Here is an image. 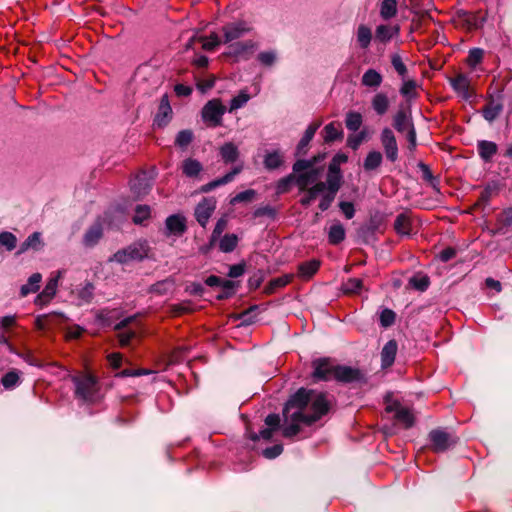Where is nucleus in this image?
Segmentation results:
<instances>
[{"label":"nucleus","instance_id":"obj_1","mask_svg":"<svg viewBox=\"0 0 512 512\" xmlns=\"http://www.w3.org/2000/svg\"><path fill=\"white\" fill-rule=\"evenodd\" d=\"M330 408L326 395L314 390L299 389L283 409V436L291 438L300 432L302 425H311Z\"/></svg>","mask_w":512,"mask_h":512},{"label":"nucleus","instance_id":"obj_2","mask_svg":"<svg viewBox=\"0 0 512 512\" xmlns=\"http://www.w3.org/2000/svg\"><path fill=\"white\" fill-rule=\"evenodd\" d=\"M150 247L147 241H138L132 243L126 248L118 250L111 258L110 261H114L120 264H128L133 261H140L149 256Z\"/></svg>","mask_w":512,"mask_h":512},{"label":"nucleus","instance_id":"obj_3","mask_svg":"<svg viewBox=\"0 0 512 512\" xmlns=\"http://www.w3.org/2000/svg\"><path fill=\"white\" fill-rule=\"evenodd\" d=\"M75 395L85 402H94L97 399L98 385L91 375H81L73 378Z\"/></svg>","mask_w":512,"mask_h":512},{"label":"nucleus","instance_id":"obj_4","mask_svg":"<svg viewBox=\"0 0 512 512\" xmlns=\"http://www.w3.org/2000/svg\"><path fill=\"white\" fill-rule=\"evenodd\" d=\"M252 30V24L245 20H238L228 23L224 25L222 28L224 37L223 42L231 43L249 34L250 32H252Z\"/></svg>","mask_w":512,"mask_h":512},{"label":"nucleus","instance_id":"obj_5","mask_svg":"<svg viewBox=\"0 0 512 512\" xmlns=\"http://www.w3.org/2000/svg\"><path fill=\"white\" fill-rule=\"evenodd\" d=\"M187 230V219L183 214L177 213L170 215L165 220L164 234L167 238L173 240L183 236Z\"/></svg>","mask_w":512,"mask_h":512},{"label":"nucleus","instance_id":"obj_6","mask_svg":"<svg viewBox=\"0 0 512 512\" xmlns=\"http://www.w3.org/2000/svg\"><path fill=\"white\" fill-rule=\"evenodd\" d=\"M225 106L217 99L209 101L202 110L203 120L209 126L216 127L221 124L222 116L225 113Z\"/></svg>","mask_w":512,"mask_h":512},{"label":"nucleus","instance_id":"obj_7","mask_svg":"<svg viewBox=\"0 0 512 512\" xmlns=\"http://www.w3.org/2000/svg\"><path fill=\"white\" fill-rule=\"evenodd\" d=\"M135 319V316H130L121 320L114 326V330L118 331L117 338L122 347L130 345L132 339L136 337L137 330L130 327V324L133 323Z\"/></svg>","mask_w":512,"mask_h":512},{"label":"nucleus","instance_id":"obj_8","mask_svg":"<svg viewBox=\"0 0 512 512\" xmlns=\"http://www.w3.org/2000/svg\"><path fill=\"white\" fill-rule=\"evenodd\" d=\"M429 439L435 452H444L456 443L451 434L441 429L432 430L429 433Z\"/></svg>","mask_w":512,"mask_h":512},{"label":"nucleus","instance_id":"obj_9","mask_svg":"<svg viewBox=\"0 0 512 512\" xmlns=\"http://www.w3.org/2000/svg\"><path fill=\"white\" fill-rule=\"evenodd\" d=\"M394 127L399 132L407 131V138L410 143V148H414L416 145V133L413 128V125L408 117L407 113L403 110L397 112L394 117Z\"/></svg>","mask_w":512,"mask_h":512},{"label":"nucleus","instance_id":"obj_10","mask_svg":"<svg viewBox=\"0 0 512 512\" xmlns=\"http://www.w3.org/2000/svg\"><path fill=\"white\" fill-rule=\"evenodd\" d=\"M312 365L314 368L313 377L316 380L328 381L333 379L336 365L329 358L316 359Z\"/></svg>","mask_w":512,"mask_h":512},{"label":"nucleus","instance_id":"obj_11","mask_svg":"<svg viewBox=\"0 0 512 512\" xmlns=\"http://www.w3.org/2000/svg\"><path fill=\"white\" fill-rule=\"evenodd\" d=\"M216 200L213 197L204 198L195 208V217L197 222L205 227L216 209Z\"/></svg>","mask_w":512,"mask_h":512},{"label":"nucleus","instance_id":"obj_12","mask_svg":"<svg viewBox=\"0 0 512 512\" xmlns=\"http://www.w3.org/2000/svg\"><path fill=\"white\" fill-rule=\"evenodd\" d=\"M386 411L395 413V418L399 422L403 423L406 428H409L414 424L412 411L403 407L398 401L389 402L387 400Z\"/></svg>","mask_w":512,"mask_h":512},{"label":"nucleus","instance_id":"obj_13","mask_svg":"<svg viewBox=\"0 0 512 512\" xmlns=\"http://www.w3.org/2000/svg\"><path fill=\"white\" fill-rule=\"evenodd\" d=\"M381 142L387 159L395 162L398 158V146L392 130L385 128L382 131Z\"/></svg>","mask_w":512,"mask_h":512},{"label":"nucleus","instance_id":"obj_14","mask_svg":"<svg viewBox=\"0 0 512 512\" xmlns=\"http://www.w3.org/2000/svg\"><path fill=\"white\" fill-rule=\"evenodd\" d=\"M333 379L340 382H354L361 379V372L349 366L336 365Z\"/></svg>","mask_w":512,"mask_h":512},{"label":"nucleus","instance_id":"obj_15","mask_svg":"<svg viewBox=\"0 0 512 512\" xmlns=\"http://www.w3.org/2000/svg\"><path fill=\"white\" fill-rule=\"evenodd\" d=\"M130 187L136 198L146 195L150 188V180L146 172H142L130 181Z\"/></svg>","mask_w":512,"mask_h":512},{"label":"nucleus","instance_id":"obj_16","mask_svg":"<svg viewBox=\"0 0 512 512\" xmlns=\"http://www.w3.org/2000/svg\"><path fill=\"white\" fill-rule=\"evenodd\" d=\"M242 171V166H236L234 167L230 172L225 174L224 176L215 179L201 187V191L204 193L210 192L214 190L215 188L228 184L235 178L236 175H238Z\"/></svg>","mask_w":512,"mask_h":512},{"label":"nucleus","instance_id":"obj_17","mask_svg":"<svg viewBox=\"0 0 512 512\" xmlns=\"http://www.w3.org/2000/svg\"><path fill=\"white\" fill-rule=\"evenodd\" d=\"M103 236V227L100 222L92 224L84 233L83 244L85 247L95 246Z\"/></svg>","mask_w":512,"mask_h":512},{"label":"nucleus","instance_id":"obj_18","mask_svg":"<svg viewBox=\"0 0 512 512\" xmlns=\"http://www.w3.org/2000/svg\"><path fill=\"white\" fill-rule=\"evenodd\" d=\"M399 31L400 28L398 25L381 24L376 28L375 41L385 44L389 42L394 36H397Z\"/></svg>","mask_w":512,"mask_h":512},{"label":"nucleus","instance_id":"obj_19","mask_svg":"<svg viewBox=\"0 0 512 512\" xmlns=\"http://www.w3.org/2000/svg\"><path fill=\"white\" fill-rule=\"evenodd\" d=\"M256 48V43L252 40L236 42L229 46L228 54L234 57H247Z\"/></svg>","mask_w":512,"mask_h":512},{"label":"nucleus","instance_id":"obj_20","mask_svg":"<svg viewBox=\"0 0 512 512\" xmlns=\"http://www.w3.org/2000/svg\"><path fill=\"white\" fill-rule=\"evenodd\" d=\"M502 98H490V101L482 110L483 117L488 122L495 120L503 110Z\"/></svg>","mask_w":512,"mask_h":512},{"label":"nucleus","instance_id":"obj_21","mask_svg":"<svg viewBox=\"0 0 512 512\" xmlns=\"http://www.w3.org/2000/svg\"><path fill=\"white\" fill-rule=\"evenodd\" d=\"M95 287L92 283L86 282L79 286L73 293L76 296L78 305L89 304L94 297Z\"/></svg>","mask_w":512,"mask_h":512},{"label":"nucleus","instance_id":"obj_22","mask_svg":"<svg viewBox=\"0 0 512 512\" xmlns=\"http://www.w3.org/2000/svg\"><path fill=\"white\" fill-rule=\"evenodd\" d=\"M325 183V190L330 191L332 193L337 194L340 184H341V175L339 169L336 168L335 165L331 164L329 166V173L327 176V181Z\"/></svg>","mask_w":512,"mask_h":512},{"label":"nucleus","instance_id":"obj_23","mask_svg":"<svg viewBox=\"0 0 512 512\" xmlns=\"http://www.w3.org/2000/svg\"><path fill=\"white\" fill-rule=\"evenodd\" d=\"M397 353V343L394 340L388 341L382 351H381V362L382 367L387 368L390 367L394 360Z\"/></svg>","mask_w":512,"mask_h":512},{"label":"nucleus","instance_id":"obj_24","mask_svg":"<svg viewBox=\"0 0 512 512\" xmlns=\"http://www.w3.org/2000/svg\"><path fill=\"white\" fill-rule=\"evenodd\" d=\"M324 188V182H318L310 188H305L302 190L303 196L300 199V203L305 207L309 206L317 197H319Z\"/></svg>","mask_w":512,"mask_h":512},{"label":"nucleus","instance_id":"obj_25","mask_svg":"<svg viewBox=\"0 0 512 512\" xmlns=\"http://www.w3.org/2000/svg\"><path fill=\"white\" fill-rule=\"evenodd\" d=\"M43 246L41 233L34 232L31 235L27 237V239L20 245L19 250L17 251V255H21L25 253L26 251L33 249V250H40Z\"/></svg>","mask_w":512,"mask_h":512},{"label":"nucleus","instance_id":"obj_26","mask_svg":"<svg viewBox=\"0 0 512 512\" xmlns=\"http://www.w3.org/2000/svg\"><path fill=\"white\" fill-rule=\"evenodd\" d=\"M63 274H64V270H58L57 272H55V274H53L50 277L45 288L40 293V298L44 297L46 299H52L55 296V294L57 292L58 282L61 279V277L63 276Z\"/></svg>","mask_w":512,"mask_h":512},{"label":"nucleus","instance_id":"obj_27","mask_svg":"<svg viewBox=\"0 0 512 512\" xmlns=\"http://www.w3.org/2000/svg\"><path fill=\"white\" fill-rule=\"evenodd\" d=\"M136 77L142 81L152 80L153 83H157L159 78V72L156 66L151 64H143L138 67L136 71Z\"/></svg>","mask_w":512,"mask_h":512},{"label":"nucleus","instance_id":"obj_28","mask_svg":"<svg viewBox=\"0 0 512 512\" xmlns=\"http://www.w3.org/2000/svg\"><path fill=\"white\" fill-rule=\"evenodd\" d=\"M219 153L226 164L235 162L239 157L238 147L232 142H227L222 145L219 149Z\"/></svg>","mask_w":512,"mask_h":512},{"label":"nucleus","instance_id":"obj_29","mask_svg":"<svg viewBox=\"0 0 512 512\" xmlns=\"http://www.w3.org/2000/svg\"><path fill=\"white\" fill-rule=\"evenodd\" d=\"M477 149L480 157L489 162L497 152V145L492 141L481 140L477 143Z\"/></svg>","mask_w":512,"mask_h":512},{"label":"nucleus","instance_id":"obj_30","mask_svg":"<svg viewBox=\"0 0 512 512\" xmlns=\"http://www.w3.org/2000/svg\"><path fill=\"white\" fill-rule=\"evenodd\" d=\"M42 281V275L40 273H34L29 278L26 284L22 285L20 288V295L25 297L31 293H35L40 288V283Z\"/></svg>","mask_w":512,"mask_h":512},{"label":"nucleus","instance_id":"obj_31","mask_svg":"<svg viewBox=\"0 0 512 512\" xmlns=\"http://www.w3.org/2000/svg\"><path fill=\"white\" fill-rule=\"evenodd\" d=\"M373 35L371 29L361 24L356 31V41L361 49H367L372 41Z\"/></svg>","mask_w":512,"mask_h":512},{"label":"nucleus","instance_id":"obj_32","mask_svg":"<svg viewBox=\"0 0 512 512\" xmlns=\"http://www.w3.org/2000/svg\"><path fill=\"white\" fill-rule=\"evenodd\" d=\"M320 127V123L311 124L306 129L303 137L298 143L297 146V155L304 154L306 152V148L308 147L310 141L313 139L317 129Z\"/></svg>","mask_w":512,"mask_h":512},{"label":"nucleus","instance_id":"obj_33","mask_svg":"<svg viewBox=\"0 0 512 512\" xmlns=\"http://www.w3.org/2000/svg\"><path fill=\"white\" fill-rule=\"evenodd\" d=\"M319 176V171L316 168H311L310 170L300 173L297 176L296 183L301 190L308 188L309 185L313 184Z\"/></svg>","mask_w":512,"mask_h":512},{"label":"nucleus","instance_id":"obj_34","mask_svg":"<svg viewBox=\"0 0 512 512\" xmlns=\"http://www.w3.org/2000/svg\"><path fill=\"white\" fill-rule=\"evenodd\" d=\"M196 39H198L199 41L202 42V48L207 51L214 50L221 43L219 36L216 33H212L209 37H199V38H196L195 36L191 37L189 39V42L186 45V48L187 49L190 48L192 42L195 41Z\"/></svg>","mask_w":512,"mask_h":512},{"label":"nucleus","instance_id":"obj_35","mask_svg":"<svg viewBox=\"0 0 512 512\" xmlns=\"http://www.w3.org/2000/svg\"><path fill=\"white\" fill-rule=\"evenodd\" d=\"M398 0H381L380 3V16L384 20H389L396 16L398 11Z\"/></svg>","mask_w":512,"mask_h":512},{"label":"nucleus","instance_id":"obj_36","mask_svg":"<svg viewBox=\"0 0 512 512\" xmlns=\"http://www.w3.org/2000/svg\"><path fill=\"white\" fill-rule=\"evenodd\" d=\"M283 164V155L279 150L267 152L264 157V167L267 170H275Z\"/></svg>","mask_w":512,"mask_h":512},{"label":"nucleus","instance_id":"obj_37","mask_svg":"<svg viewBox=\"0 0 512 512\" xmlns=\"http://www.w3.org/2000/svg\"><path fill=\"white\" fill-rule=\"evenodd\" d=\"M395 231L402 236L410 235L411 232V221L410 218L405 214H399L394 222Z\"/></svg>","mask_w":512,"mask_h":512},{"label":"nucleus","instance_id":"obj_38","mask_svg":"<svg viewBox=\"0 0 512 512\" xmlns=\"http://www.w3.org/2000/svg\"><path fill=\"white\" fill-rule=\"evenodd\" d=\"M202 169V164L198 160L188 158L183 161L182 170L187 177L198 176Z\"/></svg>","mask_w":512,"mask_h":512},{"label":"nucleus","instance_id":"obj_39","mask_svg":"<svg viewBox=\"0 0 512 512\" xmlns=\"http://www.w3.org/2000/svg\"><path fill=\"white\" fill-rule=\"evenodd\" d=\"M362 84L367 87L376 88L382 83V76L374 69H368L362 76Z\"/></svg>","mask_w":512,"mask_h":512},{"label":"nucleus","instance_id":"obj_40","mask_svg":"<svg viewBox=\"0 0 512 512\" xmlns=\"http://www.w3.org/2000/svg\"><path fill=\"white\" fill-rule=\"evenodd\" d=\"M17 237L8 231L0 232V249L11 252L17 246Z\"/></svg>","mask_w":512,"mask_h":512},{"label":"nucleus","instance_id":"obj_41","mask_svg":"<svg viewBox=\"0 0 512 512\" xmlns=\"http://www.w3.org/2000/svg\"><path fill=\"white\" fill-rule=\"evenodd\" d=\"M329 242L333 245H337L345 239V229L342 224H333L328 233Z\"/></svg>","mask_w":512,"mask_h":512},{"label":"nucleus","instance_id":"obj_42","mask_svg":"<svg viewBox=\"0 0 512 512\" xmlns=\"http://www.w3.org/2000/svg\"><path fill=\"white\" fill-rule=\"evenodd\" d=\"M319 266H320V262L315 259L304 262L301 265H299V269H298L299 275L302 278L308 279L317 272V270L319 269Z\"/></svg>","mask_w":512,"mask_h":512},{"label":"nucleus","instance_id":"obj_43","mask_svg":"<svg viewBox=\"0 0 512 512\" xmlns=\"http://www.w3.org/2000/svg\"><path fill=\"white\" fill-rule=\"evenodd\" d=\"M382 163V154L378 151H371L366 156L363 167L366 171L375 170Z\"/></svg>","mask_w":512,"mask_h":512},{"label":"nucleus","instance_id":"obj_44","mask_svg":"<svg viewBox=\"0 0 512 512\" xmlns=\"http://www.w3.org/2000/svg\"><path fill=\"white\" fill-rule=\"evenodd\" d=\"M238 243V237L235 234H226L224 235L220 242L219 248L222 252L229 253L232 252Z\"/></svg>","mask_w":512,"mask_h":512},{"label":"nucleus","instance_id":"obj_45","mask_svg":"<svg viewBox=\"0 0 512 512\" xmlns=\"http://www.w3.org/2000/svg\"><path fill=\"white\" fill-rule=\"evenodd\" d=\"M342 136V131L340 129V124L335 125V123H329L324 128V140L326 142H332L339 139Z\"/></svg>","mask_w":512,"mask_h":512},{"label":"nucleus","instance_id":"obj_46","mask_svg":"<svg viewBox=\"0 0 512 512\" xmlns=\"http://www.w3.org/2000/svg\"><path fill=\"white\" fill-rule=\"evenodd\" d=\"M151 210L147 205H137L135 208V215L133 217V222L135 224H145V221L150 218Z\"/></svg>","mask_w":512,"mask_h":512},{"label":"nucleus","instance_id":"obj_47","mask_svg":"<svg viewBox=\"0 0 512 512\" xmlns=\"http://www.w3.org/2000/svg\"><path fill=\"white\" fill-rule=\"evenodd\" d=\"M451 83L457 93H463L464 96H467L469 80L465 75H458Z\"/></svg>","mask_w":512,"mask_h":512},{"label":"nucleus","instance_id":"obj_48","mask_svg":"<svg viewBox=\"0 0 512 512\" xmlns=\"http://www.w3.org/2000/svg\"><path fill=\"white\" fill-rule=\"evenodd\" d=\"M257 59L262 65L271 67L277 61V53L274 50L262 51L257 55Z\"/></svg>","mask_w":512,"mask_h":512},{"label":"nucleus","instance_id":"obj_49","mask_svg":"<svg viewBox=\"0 0 512 512\" xmlns=\"http://www.w3.org/2000/svg\"><path fill=\"white\" fill-rule=\"evenodd\" d=\"M409 284L419 291H425L429 287L430 281L426 275H415L410 278Z\"/></svg>","mask_w":512,"mask_h":512},{"label":"nucleus","instance_id":"obj_50","mask_svg":"<svg viewBox=\"0 0 512 512\" xmlns=\"http://www.w3.org/2000/svg\"><path fill=\"white\" fill-rule=\"evenodd\" d=\"M391 64L398 75L401 76L402 79H405L407 76V67L404 64L402 57L399 54H393L391 56Z\"/></svg>","mask_w":512,"mask_h":512},{"label":"nucleus","instance_id":"obj_51","mask_svg":"<svg viewBox=\"0 0 512 512\" xmlns=\"http://www.w3.org/2000/svg\"><path fill=\"white\" fill-rule=\"evenodd\" d=\"M192 139L193 133L191 130H182L177 134L175 144L184 149L192 142Z\"/></svg>","mask_w":512,"mask_h":512},{"label":"nucleus","instance_id":"obj_52","mask_svg":"<svg viewBox=\"0 0 512 512\" xmlns=\"http://www.w3.org/2000/svg\"><path fill=\"white\" fill-rule=\"evenodd\" d=\"M362 124V116L356 112H350L346 117V127L351 131H357Z\"/></svg>","mask_w":512,"mask_h":512},{"label":"nucleus","instance_id":"obj_53","mask_svg":"<svg viewBox=\"0 0 512 512\" xmlns=\"http://www.w3.org/2000/svg\"><path fill=\"white\" fill-rule=\"evenodd\" d=\"M363 287V282L358 278H349L343 284V291L345 293H359Z\"/></svg>","mask_w":512,"mask_h":512},{"label":"nucleus","instance_id":"obj_54","mask_svg":"<svg viewBox=\"0 0 512 512\" xmlns=\"http://www.w3.org/2000/svg\"><path fill=\"white\" fill-rule=\"evenodd\" d=\"M336 194L332 193L330 191H326L325 188L323 191H321L319 197H320V203L319 208L321 211H326L331 203L334 201Z\"/></svg>","mask_w":512,"mask_h":512},{"label":"nucleus","instance_id":"obj_55","mask_svg":"<svg viewBox=\"0 0 512 512\" xmlns=\"http://www.w3.org/2000/svg\"><path fill=\"white\" fill-rule=\"evenodd\" d=\"M255 195H256V191L255 190L247 189V190L242 191V192L238 193L237 195H235L231 199L230 203L234 205L236 203L249 202V201L253 200Z\"/></svg>","mask_w":512,"mask_h":512},{"label":"nucleus","instance_id":"obj_56","mask_svg":"<svg viewBox=\"0 0 512 512\" xmlns=\"http://www.w3.org/2000/svg\"><path fill=\"white\" fill-rule=\"evenodd\" d=\"M220 287L223 289V292L218 296V298L224 299L233 295L236 283L232 280L223 279Z\"/></svg>","mask_w":512,"mask_h":512},{"label":"nucleus","instance_id":"obj_57","mask_svg":"<svg viewBox=\"0 0 512 512\" xmlns=\"http://www.w3.org/2000/svg\"><path fill=\"white\" fill-rule=\"evenodd\" d=\"M366 137V132L364 130L360 131L357 134L350 135L347 139V144L350 148L356 150L361 145V143L366 139Z\"/></svg>","mask_w":512,"mask_h":512},{"label":"nucleus","instance_id":"obj_58","mask_svg":"<svg viewBox=\"0 0 512 512\" xmlns=\"http://www.w3.org/2000/svg\"><path fill=\"white\" fill-rule=\"evenodd\" d=\"M484 52L480 48H473L469 51L467 62L470 66L475 67L483 58Z\"/></svg>","mask_w":512,"mask_h":512},{"label":"nucleus","instance_id":"obj_59","mask_svg":"<svg viewBox=\"0 0 512 512\" xmlns=\"http://www.w3.org/2000/svg\"><path fill=\"white\" fill-rule=\"evenodd\" d=\"M18 381H19V375L17 372H14V371H11V372H8L7 374H5L1 380L3 386L7 389H11L14 386H16Z\"/></svg>","mask_w":512,"mask_h":512},{"label":"nucleus","instance_id":"obj_60","mask_svg":"<svg viewBox=\"0 0 512 512\" xmlns=\"http://www.w3.org/2000/svg\"><path fill=\"white\" fill-rule=\"evenodd\" d=\"M402 84L400 92L403 96H409L410 94H417L418 85L414 80H405Z\"/></svg>","mask_w":512,"mask_h":512},{"label":"nucleus","instance_id":"obj_61","mask_svg":"<svg viewBox=\"0 0 512 512\" xmlns=\"http://www.w3.org/2000/svg\"><path fill=\"white\" fill-rule=\"evenodd\" d=\"M395 321V313L390 309L382 310L380 314V323L383 327L392 325Z\"/></svg>","mask_w":512,"mask_h":512},{"label":"nucleus","instance_id":"obj_62","mask_svg":"<svg viewBox=\"0 0 512 512\" xmlns=\"http://www.w3.org/2000/svg\"><path fill=\"white\" fill-rule=\"evenodd\" d=\"M283 451V447L280 444H276L272 447H268L263 450L262 454L267 459H274L278 457Z\"/></svg>","mask_w":512,"mask_h":512},{"label":"nucleus","instance_id":"obj_63","mask_svg":"<svg viewBox=\"0 0 512 512\" xmlns=\"http://www.w3.org/2000/svg\"><path fill=\"white\" fill-rule=\"evenodd\" d=\"M389 106L388 98H374L373 108L378 114H384Z\"/></svg>","mask_w":512,"mask_h":512},{"label":"nucleus","instance_id":"obj_64","mask_svg":"<svg viewBox=\"0 0 512 512\" xmlns=\"http://www.w3.org/2000/svg\"><path fill=\"white\" fill-rule=\"evenodd\" d=\"M459 19L463 22V24L469 30L477 27L475 17L469 13L463 12L462 14H459Z\"/></svg>","mask_w":512,"mask_h":512}]
</instances>
